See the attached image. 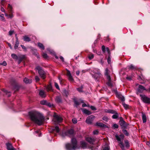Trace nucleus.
<instances>
[{
  "label": "nucleus",
  "instance_id": "6",
  "mask_svg": "<svg viewBox=\"0 0 150 150\" xmlns=\"http://www.w3.org/2000/svg\"><path fill=\"white\" fill-rule=\"evenodd\" d=\"M74 133V131L72 129H70L68 130L67 132H65L64 133H63L62 135V137H64L66 136H70L73 135Z\"/></svg>",
  "mask_w": 150,
  "mask_h": 150
},
{
  "label": "nucleus",
  "instance_id": "41",
  "mask_svg": "<svg viewBox=\"0 0 150 150\" xmlns=\"http://www.w3.org/2000/svg\"><path fill=\"white\" fill-rule=\"evenodd\" d=\"M102 119L105 122H107L108 120V118L107 117L104 116L103 117Z\"/></svg>",
  "mask_w": 150,
  "mask_h": 150
},
{
  "label": "nucleus",
  "instance_id": "3",
  "mask_svg": "<svg viewBox=\"0 0 150 150\" xmlns=\"http://www.w3.org/2000/svg\"><path fill=\"white\" fill-rule=\"evenodd\" d=\"M124 137V135L123 134H121L119 136L117 135L115 136V137L119 142V143L120 144V146L122 150H125V149L124 145L122 142Z\"/></svg>",
  "mask_w": 150,
  "mask_h": 150
},
{
  "label": "nucleus",
  "instance_id": "49",
  "mask_svg": "<svg viewBox=\"0 0 150 150\" xmlns=\"http://www.w3.org/2000/svg\"><path fill=\"white\" fill-rule=\"evenodd\" d=\"M47 105L49 107H51L52 106L54 107V105L53 104L47 102Z\"/></svg>",
  "mask_w": 150,
  "mask_h": 150
},
{
  "label": "nucleus",
  "instance_id": "14",
  "mask_svg": "<svg viewBox=\"0 0 150 150\" xmlns=\"http://www.w3.org/2000/svg\"><path fill=\"white\" fill-rule=\"evenodd\" d=\"M23 39L24 41L26 42H29L31 40L30 38L29 37L26 35L23 36Z\"/></svg>",
  "mask_w": 150,
  "mask_h": 150
},
{
  "label": "nucleus",
  "instance_id": "26",
  "mask_svg": "<svg viewBox=\"0 0 150 150\" xmlns=\"http://www.w3.org/2000/svg\"><path fill=\"white\" fill-rule=\"evenodd\" d=\"M0 20L3 22H5L6 21V19L4 17V14H1L0 15Z\"/></svg>",
  "mask_w": 150,
  "mask_h": 150
},
{
  "label": "nucleus",
  "instance_id": "12",
  "mask_svg": "<svg viewBox=\"0 0 150 150\" xmlns=\"http://www.w3.org/2000/svg\"><path fill=\"white\" fill-rule=\"evenodd\" d=\"M138 88L137 90L139 92H142L144 90L146 91L147 90V89H146L144 86L141 85H139Z\"/></svg>",
  "mask_w": 150,
  "mask_h": 150
},
{
  "label": "nucleus",
  "instance_id": "28",
  "mask_svg": "<svg viewBox=\"0 0 150 150\" xmlns=\"http://www.w3.org/2000/svg\"><path fill=\"white\" fill-rule=\"evenodd\" d=\"M96 125L101 127H105V125L103 123L101 122H97Z\"/></svg>",
  "mask_w": 150,
  "mask_h": 150
},
{
  "label": "nucleus",
  "instance_id": "37",
  "mask_svg": "<svg viewBox=\"0 0 150 150\" xmlns=\"http://www.w3.org/2000/svg\"><path fill=\"white\" fill-rule=\"evenodd\" d=\"M19 44V42H16L14 46V49H16L18 47Z\"/></svg>",
  "mask_w": 150,
  "mask_h": 150
},
{
  "label": "nucleus",
  "instance_id": "29",
  "mask_svg": "<svg viewBox=\"0 0 150 150\" xmlns=\"http://www.w3.org/2000/svg\"><path fill=\"white\" fill-rule=\"evenodd\" d=\"M105 112H106L111 113L112 114H114L116 112L115 111L113 110H106L105 111Z\"/></svg>",
  "mask_w": 150,
  "mask_h": 150
},
{
  "label": "nucleus",
  "instance_id": "11",
  "mask_svg": "<svg viewBox=\"0 0 150 150\" xmlns=\"http://www.w3.org/2000/svg\"><path fill=\"white\" fill-rule=\"evenodd\" d=\"M101 76V74L99 70H97V72H96L93 75L94 78L96 79H98Z\"/></svg>",
  "mask_w": 150,
  "mask_h": 150
},
{
  "label": "nucleus",
  "instance_id": "36",
  "mask_svg": "<svg viewBox=\"0 0 150 150\" xmlns=\"http://www.w3.org/2000/svg\"><path fill=\"white\" fill-rule=\"evenodd\" d=\"M122 105L125 109H127L128 108L129 106L128 105L125 104V103H123Z\"/></svg>",
  "mask_w": 150,
  "mask_h": 150
},
{
  "label": "nucleus",
  "instance_id": "20",
  "mask_svg": "<svg viewBox=\"0 0 150 150\" xmlns=\"http://www.w3.org/2000/svg\"><path fill=\"white\" fill-rule=\"evenodd\" d=\"M119 123L120 126L122 127H126V122L124 120L120 121Z\"/></svg>",
  "mask_w": 150,
  "mask_h": 150
},
{
  "label": "nucleus",
  "instance_id": "22",
  "mask_svg": "<svg viewBox=\"0 0 150 150\" xmlns=\"http://www.w3.org/2000/svg\"><path fill=\"white\" fill-rule=\"evenodd\" d=\"M55 101L57 103H59L62 102V99L60 97L57 96L55 98Z\"/></svg>",
  "mask_w": 150,
  "mask_h": 150
},
{
  "label": "nucleus",
  "instance_id": "21",
  "mask_svg": "<svg viewBox=\"0 0 150 150\" xmlns=\"http://www.w3.org/2000/svg\"><path fill=\"white\" fill-rule=\"evenodd\" d=\"M82 111L83 113L88 115H90L91 113V111L86 109H83Z\"/></svg>",
  "mask_w": 150,
  "mask_h": 150
},
{
  "label": "nucleus",
  "instance_id": "43",
  "mask_svg": "<svg viewBox=\"0 0 150 150\" xmlns=\"http://www.w3.org/2000/svg\"><path fill=\"white\" fill-rule=\"evenodd\" d=\"M83 88V87L82 86H81V87L79 88H77V90L78 91L80 92H81L82 91V89Z\"/></svg>",
  "mask_w": 150,
  "mask_h": 150
},
{
  "label": "nucleus",
  "instance_id": "52",
  "mask_svg": "<svg viewBox=\"0 0 150 150\" xmlns=\"http://www.w3.org/2000/svg\"><path fill=\"white\" fill-rule=\"evenodd\" d=\"M93 134H98V130H95L93 131Z\"/></svg>",
  "mask_w": 150,
  "mask_h": 150
},
{
  "label": "nucleus",
  "instance_id": "31",
  "mask_svg": "<svg viewBox=\"0 0 150 150\" xmlns=\"http://www.w3.org/2000/svg\"><path fill=\"white\" fill-rule=\"evenodd\" d=\"M114 114H115L112 116V118L113 119H117L119 115L118 114L117 112Z\"/></svg>",
  "mask_w": 150,
  "mask_h": 150
},
{
  "label": "nucleus",
  "instance_id": "62",
  "mask_svg": "<svg viewBox=\"0 0 150 150\" xmlns=\"http://www.w3.org/2000/svg\"><path fill=\"white\" fill-rule=\"evenodd\" d=\"M126 79L129 80H131V77L130 76H127L126 77Z\"/></svg>",
  "mask_w": 150,
  "mask_h": 150
},
{
  "label": "nucleus",
  "instance_id": "32",
  "mask_svg": "<svg viewBox=\"0 0 150 150\" xmlns=\"http://www.w3.org/2000/svg\"><path fill=\"white\" fill-rule=\"evenodd\" d=\"M11 56L13 58L16 59H18V56L14 54H12L11 55Z\"/></svg>",
  "mask_w": 150,
  "mask_h": 150
},
{
  "label": "nucleus",
  "instance_id": "60",
  "mask_svg": "<svg viewBox=\"0 0 150 150\" xmlns=\"http://www.w3.org/2000/svg\"><path fill=\"white\" fill-rule=\"evenodd\" d=\"M60 59L62 60V61L63 62H64V58L62 57V56H60L59 57Z\"/></svg>",
  "mask_w": 150,
  "mask_h": 150
},
{
  "label": "nucleus",
  "instance_id": "45",
  "mask_svg": "<svg viewBox=\"0 0 150 150\" xmlns=\"http://www.w3.org/2000/svg\"><path fill=\"white\" fill-rule=\"evenodd\" d=\"M35 79L36 82H38L40 80V78L38 76H35Z\"/></svg>",
  "mask_w": 150,
  "mask_h": 150
},
{
  "label": "nucleus",
  "instance_id": "27",
  "mask_svg": "<svg viewBox=\"0 0 150 150\" xmlns=\"http://www.w3.org/2000/svg\"><path fill=\"white\" fill-rule=\"evenodd\" d=\"M128 69H129L135 70L137 69V68L135 66L132 64L128 67Z\"/></svg>",
  "mask_w": 150,
  "mask_h": 150
},
{
  "label": "nucleus",
  "instance_id": "7",
  "mask_svg": "<svg viewBox=\"0 0 150 150\" xmlns=\"http://www.w3.org/2000/svg\"><path fill=\"white\" fill-rule=\"evenodd\" d=\"M140 96L143 102L147 103H150V99L149 98L146 97L145 95H140Z\"/></svg>",
  "mask_w": 150,
  "mask_h": 150
},
{
  "label": "nucleus",
  "instance_id": "53",
  "mask_svg": "<svg viewBox=\"0 0 150 150\" xmlns=\"http://www.w3.org/2000/svg\"><path fill=\"white\" fill-rule=\"evenodd\" d=\"M73 122L74 124H76L77 123V120L75 118H74L72 119Z\"/></svg>",
  "mask_w": 150,
  "mask_h": 150
},
{
  "label": "nucleus",
  "instance_id": "64",
  "mask_svg": "<svg viewBox=\"0 0 150 150\" xmlns=\"http://www.w3.org/2000/svg\"><path fill=\"white\" fill-rule=\"evenodd\" d=\"M146 91L147 92H150V87L148 89H147V90H146Z\"/></svg>",
  "mask_w": 150,
  "mask_h": 150
},
{
  "label": "nucleus",
  "instance_id": "46",
  "mask_svg": "<svg viewBox=\"0 0 150 150\" xmlns=\"http://www.w3.org/2000/svg\"><path fill=\"white\" fill-rule=\"evenodd\" d=\"M7 65L6 62L4 61L2 63H0V65H3L4 66H6Z\"/></svg>",
  "mask_w": 150,
  "mask_h": 150
},
{
  "label": "nucleus",
  "instance_id": "23",
  "mask_svg": "<svg viewBox=\"0 0 150 150\" xmlns=\"http://www.w3.org/2000/svg\"><path fill=\"white\" fill-rule=\"evenodd\" d=\"M38 47L41 50H44L45 49L42 43L38 42Z\"/></svg>",
  "mask_w": 150,
  "mask_h": 150
},
{
  "label": "nucleus",
  "instance_id": "17",
  "mask_svg": "<svg viewBox=\"0 0 150 150\" xmlns=\"http://www.w3.org/2000/svg\"><path fill=\"white\" fill-rule=\"evenodd\" d=\"M39 94L42 98H45L46 96L45 93L42 90L40 91Z\"/></svg>",
  "mask_w": 150,
  "mask_h": 150
},
{
  "label": "nucleus",
  "instance_id": "39",
  "mask_svg": "<svg viewBox=\"0 0 150 150\" xmlns=\"http://www.w3.org/2000/svg\"><path fill=\"white\" fill-rule=\"evenodd\" d=\"M52 88V87L51 85H48L46 88V89L48 91L51 90Z\"/></svg>",
  "mask_w": 150,
  "mask_h": 150
},
{
  "label": "nucleus",
  "instance_id": "35",
  "mask_svg": "<svg viewBox=\"0 0 150 150\" xmlns=\"http://www.w3.org/2000/svg\"><path fill=\"white\" fill-rule=\"evenodd\" d=\"M107 84L108 86L110 87H112L113 86V85L111 82V81H108L107 82Z\"/></svg>",
  "mask_w": 150,
  "mask_h": 150
},
{
  "label": "nucleus",
  "instance_id": "33",
  "mask_svg": "<svg viewBox=\"0 0 150 150\" xmlns=\"http://www.w3.org/2000/svg\"><path fill=\"white\" fill-rule=\"evenodd\" d=\"M47 101L46 100H43L40 101V103L41 104L43 105H47Z\"/></svg>",
  "mask_w": 150,
  "mask_h": 150
},
{
  "label": "nucleus",
  "instance_id": "63",
  "mask_svg": "<svg viewBox=\"0 0 150 150\" xmlns=\"http://www.w3.org/2000/svg\"><path fill=\"white\" fill-rule=\"evenodd\" d=\"M87 106V105L85 103H83L82 105V107H86Z\"/></svg>",
  "mask_w": 150,
  "mask_h": 150
},
{
  "label": "nucleus",
  "instance_id": "8",
  "mask_svg": "<svg viewBox=\"0 0 150 150\" xmlns=\"http://www.w3.org/2000/svg\"><path fill=\"white\" fill-rule=\"evenodd\" d=\"M95 117V116L93 115H91L90 116L88 117L86 120V123L88 124H91Z\"/></svg>",
  "mask_w": 150,
  "mask_h": 150
},
{
  "label": "nucleus",
  "instance_id": "51",
  "mask_svg": "<svg viewBox=\"0 0 150 150\" xmlns=\"http://www.w3.org/2000/svg\"><path fill=\"white\" fill-rule=\"evenodd\" d=\"M106 76H107V79L108 80V81H111V78H110V76L108 75H106Z\"/></svg>",
  "mask_w": 150,
  "mask_h": 150
},
{
  "label": "nucleus",
  "instance_id": "56",
  "mask_svg": "<svg viewBox=\"0 0 150 150\" xmlns=\"http://www.w3.org/2000/svg\"><path fill=\"white\" fill-rule=\"evenodd\" d=\"M21 47H22L23 49H24L26 51L27 50V49L26 47L24 46V45H21Z\"/></svg>",
  "mask_w": 150,
  "mask_h": 150
},
{
  "label": "nucleus",
  "instance_id": "9",
  "mask_svg": "<svg viewBox=\"0 0 150 150\" xmlns=\"http://www.w3.org/2000/svg\"><path fill=\"white\" fill-rule=\"evenodd\" d=\"M12 13L13 11L12 10H10L7 13H5V15L8 18H12L13 16Z\"/></svg>",
  "mask_w": 150,
  "mask_h": 150
},
{
  "label": "nucleus",
  "instance_id": "34",
  "mask_svg": "<svg viewBox=\"0 0 150 150\" xmlns=\"http://www.w3.org/2000/svg\"><path fill=\"white\" fill-rule=\"evenodd\" d=\"M125 146L126 147H128L129 146V144L128 141L127 140L125 141Z\"/></svg>",
  "mask_w": 150,
  "mask_h": 150
},
{
  "label": "nucleus",
  "instance_id": "15",
  "mask_svg": "<svg viewBox=\"0 0 150 150\" xmlns=\"http://www.w3.org/2000/svg\"><path fill=\"white\" fill-rule=\"evenodd\" d=\"M116 94L117 97L120 99L122 101H124L125 100V99L124 97L121 94L117 93V92L116 93Z\"/></svg>",
  "mask_w": 150,
  "mask_h": 150
},
{
  "label": "nucleus",
  "instance_id": "61",
  "mask_svg": "<svg viewBox=\"0 0 150 150\" xmlns=\"http://www.w3.org/2000/svg\"><path fill=\"white\" fill-rule=\"evenodd\" d=\"M8 46L10 47V49H12V46H11V44L9 43H8Z\"/></svg>",
  "mask_w": 150,
  "mask_h": 150
},
{
  "label": "nucleus",
  "instance_id": "38",
  "mask_svg": "<svg viewBox=\"0 0 150 150\" xmlns=\"http://www.w3.org/2000/svg\"><path fill=\"white\" fill-rule=\"evenodd\" d=\"M74 103L75 105V106L76 107H77L80 104V103L76 100H74Z\"/></svg>",
  "mask_w": 150,
  "mask_h": 150
},
{
  "label": "nucleus",
  "instance_id": "40",
  "mask_svg": "<svg viewBox=\"0 0 150 150\" xmlns=\"http://www.w3.org/2000/svg\"><path fill=\"white\" fill-rule=\"evenodd\" d=\"M123 132L124 134L126 136H128L129 134L127 132V131L126 129H123Z\"/></svg>",
  "mask_w": 150,
  "mask_h": 150
},
{
  "label": "nucleus",
  "instance_id": "24",
  "mask_svg": "<svg viewBox=\"0 0 150 150\" xmlns=\"http://www.w3.org/2000/svg\"><path fill=\"white\" fill-rule=\"evenodd\" d=\"M52 129L53 131H56L57 133H58L60 131L59 128L57 126H56L54 127H53Z\"/></svg>",
  "mask_w": 150,
  "mask_h": 150
},
{
  "label": "nucleus",
  "instance_id": "4",
  "mask_svg": "<svg viewBox=\"0 0 150 150\" xmlns=\"http://www.w3.org/2000/svg\"><path fill=\"white\" fill-rule=\"evenodd\" d=\"M35 69L38 71V72L41 78L43 79L45 78L46 73L41 67L39 66H37Z\"/></svg>",
  "mask_w": 150,
  "mask_h": 150
},
{
  "label": "nucleus",
  "instance_id": "18",
  "mask_svg": "<svg viewBox=\"0 0 150 150\" xmlns=\"http://www.w3.org/2000/svg\"><path fill=\"white\" fill-rule=\"evenodd\" d=\"M6 145L7 150H10V149H11L13 148L12 144L11 143H6Z\"/></svg>",
  "mask_w": 150,
  "mask_h": 150
},
{
  "label": "nucleus",
  "instance_id": "58",
  "mask_svg": "<svg viewBox=\"0 0 150 150\" xmlns=\"http://www.w3.org/2000/svg\"><path fill=\"white\" fill-rule=\"evenodd\" d=\"M93 110H96V109L95 107L93 106H91L90 107Z\"/></svg>",
  "mask_w": 150,
  "mask_h": 150
},
{
  "label": "nucleus",
  "instance_id": "54",
  "mask_svg": "<svg viewBox=\"0 0 150 150\" xmlns=\"http://www.w3.org/2000/svg\"><path fill=\"white\" fill-rule=\"evenodd\" d=\"M102 50L103 51L105 52V47L104 45H103L102 47Z\"/></svg>",
  "mask_w": 150,
  "mask_h": 150
},
{
  "label": "nucleus",
  "instance_id": "2",
  "mask_svg": "<svg viewBox=\"0 0 150 150\" xmlns=\"http://www.w3.org/2000/svg\"><path fill=\"white\" fill-rule=\"evenodd\" d=\"M71 144L69 143L66 144V147L67 150H75L76 149H79L80 148L84 149L87 147V144L83 141L80 142V146H79L77 145L76 139L74 138L71 139Z\"/></svg>",
  "mask_w": 150,
  "mask_h": 150
},
{
  "label": "nucleus",
  "instance_id": "44",
  "mask_svg": "<svg viewBox=\"0 0 150 150\" xmlns=\"http://www.w3.org/2000/svg\"><path fill=\"white\" fill-rule=\"evenodd\" d=\"M94 57L93 54H89L88 56V57L89 59H91L93 58Z\"/></svg>",
  "mask_w": 150,
  "mask_h": 150
},
{
  "label": "nucleus",
  "instance_id": "47",
  "mask_svg": "<svg viewBox=\"0 0 150 150\" xmlns=\"http://www.w3.org/2000/svg\"><path fill=\"white\" fill-rule=\"evenodd\" d=\"M14 33V30H10L8 32L9 35L10 36L11 35Z\"/></svg>",
  "mask_w": 150,
  "mask_h": 150
},
{
  "label": "nucleus",
  "instance_id": "55",
  "mask_svg": "<svg viewBox=\"0 0 150 150\" xmlns=\"http://www.w3.org/2000/svg\"><path fill=\"white\" fill-rule=\"evenodd\" d=\"M90 149H91L92 150H96L97 149L96 148H94L93 146H91L89 147Z\"/></svg>",
  "mask_w": 150,
  "mask_h": 150
},
{
  "label": "nucleus",
  "instance_id": "57",
  "mask_svg": "<svg viewBox=\"0 0 150 150\" xmlns=\"http://www.w3.org/2000/svg\"><path fill=\"white\" fill-rule=\"evenodd\" d=\"M108 64H110L111 62V59L109 56H108Z\"/></svg>",
  "mask_w": 150,
  "mask_h": 150
},
{
  "label": "nucleus",
  "instance_id": "48",
  "mask_svg": "<svg viewBox=\"0 0 150 150\" xmlns=\"http://www.w3.org/2000/svg\"><path fill=\"white\" fill-rule=\"evenodd\" d=\"M54 85H55V87H56V88L57 89H58L59 90V86L58 84L57 83H56V82L54 83Z\"/></svg>",
  "mask_w": 150,
  "mask_h": 150
},
{
  "label": "nucleus",
  "instance_id": "13",
  "mask_svg": "<svg viewBox=\"0 0 150 150\" xmlns=\"http://www.w3.org/2000/svg\"><path fill=\"white\" fill-rule=\"evenodd\" d=\"M67 75L68 77L69 80L71 81H73L74 79L71 75L70 72L69 71H67Z\"/></svg>",
  "mask_w": 150,
  "mask_h": 150
},
{
  "label": "nucleus",
  "instance_id": "42",
  "mask_svg": "<svg viewBox=\"0 0 150 150\" xmlns=\"http://www.w3.org/2000/svg\"><path fill=\"white\" fill-rule=\"evenodd\" d=\"M42 56L43 58H47L48 57V56L46 53H43Z\"/></svg>",
  "mask_w": 150,
  "mask_h": 150
},
{
  "label": "nucleus",
  "instance_id": "19",
  "mask_svg": "<svg viewBox=\"0 0 150 150\" xmlns=\"http://www.w3.org/2000/svg\"><path fill=\"white\" fill-rule=\"evenodd\" d=\"M142 117L143 122L144 123L146 122V115L145 113L142 112Z\"/></svg>",
  "mask_w": 150,
  "mask_h": 150
},
{
  "label": "nucleus",
  "instance_id": "16",
  "mask_svg": "<svg viewBox=\"0 0 150 150\" xmlns=\"http://www.w3.org/2000/svg\"><path fill=\"white\" fill-rule=\"evenodd\" d=\"M24 82L26 83H30L32 82V80L31 79H29L27 78H25L23 80Z\"/></svg>",
  "mask_w": 150,
  "mask_h": 150
},
{
  "label": "nucleus",
  "instance_id": "59",
  "mask_svg": "<svg viewBox=\"0 0 150 150\" xmlns=\"http://www.w3.org/2000/svg\"><path fill=\"white\" fill-rule=\"evenodd\" d=\"M113 127L115 128H117L118 127V125L116 124H114Z\"/></svg>",
  "mask_w": 150,
  "mask_h": 150
},
{
  "label": "nucleus",
  "instance_id": "50",
  "mask_svg": "<svg viewBox=\"0 0 150 150\" xmlns=\"http://www.w3.org/2000/svg\"><path fill=\"white\" fill-rule=\"evenodd\" d=\"M108 70L107 68H106L105 70V75H108Z\"/></svg>",
  "mask_w": 150,
  "mask_h": 150
},
{
  "label": "nucleus",
  "instance_id": "30",
  "mask_svg": "<svg viewBox=\"0 0 150 150\" xmlns=\"http://www.w3.org/2000/svg\"><path fill=\"white\" fill-rule=\"evenodd\" d=\"M103 150H110V148L108 145H105L103 147Z\"/></svg>",
  "mask_w": 150,
  "mask_h": 150
},
{
  "label": "nucleus",
  "instance_id": "25",
  "mask_svg": "<svg viewBox=\"0 0 150 150\" xmlns=\"http://www.w3.org/2000/svg\"><path fill=\"white\" fill-rule=\"evenodd\" d=\"M3 91L8 97H10L11 96V93L10 92H8L7 90L5 89H3Z\"/></svg>",
  "mask_w": 150,
  "mask_h": 150
},
{
  "label": "nucleus",
  "instance_id": "5",
  "mask_svg": "<svg viewBox=\"0 0 150 150\" xmlns=\"http://www.w3.org/2000/svg\"><path fill=\"white\" fill-rule=\"evenodd\" d=\"M54 117L53 120L55 122L59 123L61 122L62 121L63 119L60 116L54 115Z\"/></svg>",
  "mask_w": 150,
  "mask_h": 150
},
{
  "label": "nucleus",
  "instance_id": "1",
  "mask_svg": "<svg viewBox=\"0 0 150 150\" xmlns=\"http://www.w3.org/2000/svg\"><path fill=\"white\" fill-rule=\"evenodd\" d=\"M29 115L31 120L39 125H42L44 121L45 118L43 115L37 112H30Z\"/></svg>",
  "mask_w": 150,
  "mask_h": 150
},
{
  "label": "nucleus",
  "instance_id": "10",
  "mask_svg": "<svg viewBox=\"0 0 150 150\" xmlns=\"http://www.w3.org/2000/svg\"><path fill=\"white\" fill-rule=\"evenodd\" d=\"M86 140L91 144H93L95 139L93 137H88L86 138Z\"/></svg>",
  "mask_w": 150,
  "mask_h": 150
}]
</instances>
